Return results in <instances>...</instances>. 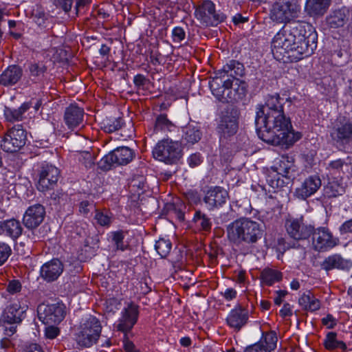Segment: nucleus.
I'll list each match as a JSON object with an SVG mask.
<instances>
[{
	"mask_svg": "<svg viewBox=\"0 0 352 352\" xmlns=\"http://www.w3.org/2000/svg\"><path fill=\"white\" fill-rule=\"evenodd\" d=\"M228 198V192L223 188L216 186L206 192L204 201L209 210H212L224 204Z\"/></svg>",
	"mask_w": 352,
	"mask_h": 352,
	"instance_id": "a211bd4d",
	"label": "nucleus"
},
{
	"mask_svg": "<svg viewBox=\"0 0 352 352\" xmlns=\"http://www.w3.org/2000/svg\"><path fill=\"white\" fill-rule=\"evenodd\" d=\"M311 234L313 245L317 250L332 248L339 242V240L334 238L329 230L325 228H319L315 230L313 229Z\"/></svg>",
	"mask_w": 352,
	"mask_h": 352,
	"instance_id": "2eb2a0df",
	"label": "nucleus"
},
{
	"mask_svg": "<svg viewBox=\"0 0 352 352\" xmlns=\"http://www.w3.org/2000/svg\"><path fill=\"white\" fill-rule=\"evenodd\" d=\"M30 72L31 77L34 78V80H38L41 76H43L46 71V67L41 63H34L30 65Z\"/></svg>",
	"mask_w": 352,
	"mask_h": 352,
	"instance_id": "a18cd8bd",
	"label": "nucleus"
},
{
	"mask_svg": "<svg viewBox=\"0 0 352 352\" xmlns=\"http://www.w3.org/2000/svg\"><path fill=\"white\" fill-rule=\"evenodd\" d=\"M173 126L172 122L168 120L167 117L164 115H161L157 117L155 122V130L158 131H170Z\"/></svg>",
	"mask_w": 352,
	"mask_h": 352,
	"instance_id": "c03bdc74",
	"label": "nucleus"
},
{
	"mask_svg": "<svg viewBox=\"0 0 352 352\" xmlns=\"http://www.w3.org/2000/svg\"><path fill=\"white\" fill-rule=\"evenodd\" d=\"M79 160L87 168H91L95 165V155L89 151H81L79 153Z\"/></svg>",
	"mask_w": 352,
	"mask_h": 352,
	"instance_id": "37998d69",
	"label": "nucleus"
},
{
	"mask_svg": "<svg viewBox=\"0 0 352 352\" xmlns=\"http://www.w3.org/2000/svg\"><path fill=\"white\" fill-rule=\"evenodd\" d=\"M123 124L122 118H107L102 122V128L105 132L113 133L120 129Z\"/></svg>",
	"mask_w": 352,
	"mask_h": 352,
	"instance_id": "a19ab883",
	"label": "nucleus"
},
{
	"mask_svg": "<svg viewBox=\"0 0 352 352\" xmlns=\"http://www.w3.org/2000/svg\"><path fill=\"white\" fill-rule=\"evenodd\" d=\"M322 182L317 175H311L306 178L300 185L296 188L295 195L301 199H306L315 194L320 188Z\"/></svg>",
	"mask_w": 352,
	"mask_h": 352,
	"instance_id": "f3484780",
	"label": "nucleus"
},
{
	"mask_svg": "<svg viewBox=\"0 0 352 352\" xmlns=\"http://www.w3.org/2000/svg\"><path fill=\"white\" fill-rule=\"evenodd\" d=\"M193 220L197 226L200 227L202 230H210L212 223L210 219L200 210L196 211Z\"/></svg>",
	"mask_w": 352,
	"mask_h": 352,
	"instance_id": "79ce46f5",
	"label": "nucleus"
},
{
	"mask_svg": "<svg viewBox=\"0 0 352 352\" xmlns=\"http://www.w3.org/2000/svg\"><path fill=\"white\" fill-rule=\"evenodd\" d=\"M22 232L23 228L19 221L15 219L0 221L1 234H5L15 240L21 235Z\"/></svg>",
	"mask_w": 352,
	"mask_h": 352,
	"instance_id": "393cba45",
	"label": "nucleus"
},
{
	"mask_svg": "<svg viewBox=\"0 0 352 352\" xmlns=\"http://www.w3.org/2000/svg\"><path fill=\"white\" fill-rule=\"evenodd\" d=\"M283 100L278 94L267 96L265 104L258 108L255 124L263 141L289 148L301 138V134L294 131L290 119L285 116Z\"/></svg>",
	"mask_w": 352,
	"mask_h": 352,
	"instance_id": "f257e3e1",
	"label": "nucleus"
},
{
	"mask_svg": "<svg viewBox=\"0 0 352 352\" xmlns=\"http://www.w3.org/2000/svg\"><path fill=\"white\" fill-rule=\"evenodd\" d=\"M331 136L338 143H349L352 140V124L349 121H339V124L333 128Z\"/></svg>",
	"mask_w": 352,
	"mask_h": 352,
	"instance_id": "412c9836",
	"label": "nucleus"
},
{
	"mask_svg": "<svg viewBox=\"0 0 352 352\" xmlns=\"http://www.w3.org/2000/svg\"><path fill=\"white\" fill-rule=\"evenodd\" d=\"M91 204L87 201H84L80 203L79 210L80 212L83 214H87L89 212V206H90Z\"/></svg>",
	"mask_w": 352,
	"mask_h": 352,
	"instance_id": "052dcab7",
	"label": "nucleus"
},
{
	"mask_svg": "<svg viewBox=\"0 0 352 352\" xmlns=\"http://www.w3.org/2000/svg\"><path fill=\"white\" fill-rule=\"evenodd\" d=\"M321 267L326 271L334 268L348 270L352 267V262L350 260L343 258L339 254H333L324 259L321 264Z\"/></svg>",
	"mask_w": 352,
	"mask_h": 352,
	"instance_id": "bb28decb",
	"label": "nucleus"
},
{
	"mask_svg": "<svg viewBox=\"0 0 352 352\" xmlns=\"http://www.w3.org/2000/svg\"><path fill=\"white\" fill-rule=\"evenodd\" d=\"M210 88L218 100L223 102H233L241 100L246 94V84L240 79L214 76L209 82Z\"/></svg>",
	"mask_w": 352,
	"mask_h": 352,
	"instance_id": "20e7f679",
	"label": "nucleus"
},
{
	"mask_svg": "<svg viewBox=\"0 0 352 352\" xmlns=\"http://www.w3.org/2000/svg\"><path fill=\"white\" fill-rule=\"evenodd\" d=\"M223 295L227 300H231L236 298V292L232 288H228L223 293Z\"/></svg>",
	"mask_w": 352,
	"mask_h": 352,
	"instance_id": "4d7b16f0",
	"label": "nucleus"
},
{
	"mask_svg": "<svg viewBox=\"0 0 352 352\" xmlns=\"http://www.w3.org/2000/svg\"><path fill=\"white\" fill-rule=\"evenodd\" d=\"M263 232V227L258 222L247 217L237 219L226 227L228 241L243 254L251 252L262 238Z\"/></svg>",
	"mask_w": 352,
	"mask_h": 352,
	"instance_id": "7ed1b4c3",
	"label": "nucleus"
},
{
	"mask_svg": "<svg viewBox=\"0 0 352 352\" xmlns=\"http://www.w3.org/2000/svg\"><path fill=\"white\" fill-rule=\"evenodd\" d=\"M336 333L330 332L327 333L326 338L324 341V345L327 349L332 350L336 348H342L345 350L346 346V344L342 341H338L336 339Z\"/></svg>",
	"mask_w": 352,
	"mask_h": 352,
	"instance_id": "4c0bfd02",
	"label": "nucleus"
},
{
	"mask_svg": "<svg viewBox=\"0 0 352 352\" xmlns=\"http://www.w3.org/2000/svg\"><path fill=\"white\" fill-rule=\"evenodd\" d=\"M239 111L232 104H228L221 111L218 124V132L220 138L227 139L234 135L238 129Z\"/></svg>",
	"mask_w": 352,
	"mask_h": 352,
	"instance_id": "0eeeda50",
	"label": "nucleus"
},
{
	"mask_svg": "<svg viewBox=\"0 0 352 352\" xmlns=\"http://www.w3.org/2000/svg\"><path fill=\"white\" fill-rule=\"evenodd\" d=\"M201 156L198 153L192 154L188 158V164L191 167L197 166L201 164Z\"/></svg>",
	"mask_w": 352,
	"mask_h": 352,
	"instance_id": "6e6d98bb",
	"label": "nucleus"
},
{
	"mask_svg": "<svg viewBox=\"0 0 352 352\" xmlns=\"http://www.w3.org/2000/svg\"><path fill=\"white\" fill-rule=\"evenodd\" d=\"M322 323L328 326V328H332L335 325L333 318L331 316H327L322 319Z\"/></svg>",
	"mask_w": 352,
	"mask_h": 352,
	"instance_id": "e2e57ef3",
	"label": "nucleus"
},
{
	"mask_svg": "<svg viewBox=\"0 0 352 352\" xmlns=\"http://www.w3.org/2000/svg\"><path fill=\"white\" fill-rule=\"evenodd\" d=\"M345 192V186L337 180L330 181L325 188L328 197H336L342 195Z\"/></svg>",
	"mask_w": 352,
	"mask_h": 352,
	"instance_id": "e433bc0d",
	"label": "nucleus"
},
{
	"mask_svg": "<svg viewBox=\"0 0 352 352\" xmlns=\"http://www.w3.org/2000/svg\"><path fill=\"white\" fill-rule=\"evenodd\" d=\"M22 76V69L16 65L9 66L0 75V85L11 86L16 84Z\"/></svg>",
	"mask_w": 352,
	"mask_h": 352,
	"instance_id": "c756f323",
	"label": "nucleus"
},
{
	"mask_svg": "<svg viewBox=\"0 0 352 352\" xmlns=\"http://www.w3.org/2000/svg\"><path fill=\"white\" fill-rule=\"evenodd\" d=\"M30 108L28 103H23L19 109H11L6 107L4 115L6 120L9 122L19 121L22 119L23 114Z\"/></svg>",
	"mask_w": 352,
	"mask_h": 352,
	"instance_id": "c9c22d12",
	"label": "nucleus"
},
{
	"mask_svg": "<svg viewBox=\"0 0 352 352\" xmlns=\"http://www.w3.org/2000/svg\"><path fill=\"white\" fill-rule=\"evenodd\" d=\"M59 329L53 325H50L45 328V335L47 338L54 339L59 334Z\"/></svg>",
	"mask_w": 352,
	"mask_h": 352,
	"instance_id": "864d4df0",
	"label": "nucleus"
},
{
	"mask_svg": "<svg viewBox=\"0 0 352 352\" xmlns=\"http://www.w3.org/2000/svg\"><path fill=\"white\" fill-rule=\"evenodd\" d=\"M11 253V248L7 243L0 242V266L5 263Z\"/></svg>",
	"mask_w": 352,
	"mask_h": 352,
	"instance_id": "de8ad7c7",
	"label": "nucleus"
},
{
	"mask_svg": "<svg viewBox=\"0 0 352 352\" xmlns=\"http://www.w3.org/2000/svg\"><path fill=\"white\" fill-rule=\"evenodd\" d=\"M124 346L127 352H133L134 349V344L129 341H126L124 344Z\"/></svg>",
	"mask_w": 352,
	"mask_h": 352,
	"instance_id": "69168bd1",
	"label": "nucleus"
},
{
	"mask_svg": "<svg viewBox=\"0 0 352 352\" xmlns=\"http://www.w3.org/2000/svg\"><path fill=\"white\" fill-rule=\"evenodd\" d=\"M23 352H43L40 345L37 344H30L27 346Z\"/></svg>",
	"mask_w": 352,
	"mask_h": 352,
	"instance_id": "13d9d810",
	"label": "nucleus"
},
{
	"mask_svg": "<svg viewBox=\"0 0 352 352\" xmlns=\"http://www.w3.org/2000/svg\"><path fill=\"white\" fill-rule=\"evenodd\" d=\"M45 215V210L41 204L31 206L23 215V224L28 229H34L43 222Z\"/></svg>",
	"mask_w": 352,
	"mask_h": 352,
	"instance_id": "dca6fc26",
	"label": "nucleus"
},
{
	"mask_svg": "<svg viewBox=\"0 0 352 352\" xmlns=\"http://www.w3.org/2000/svg\"><path fill=\"white\" fill-rule=\"evenodd\" d=\"M21 289V284L18 280H12L9 282L7 290L10 294H16Z\"/></svg>",
	"mask_w": 352,
	"mask_h": 352,
	"instance_id": "3c124183",
	"label": "nucleus"
},
{
	"mask_svg": "<svg viewBox=\"0 0 352 352\" xmlns=\"http://www.w3.org/2000/svg\"><path fill=\"white\" fill-rule=\"evenodd\" d=\"M244 74L243 65L236 60H230L225 65L221 70H219L215 76H221L223 80L225 77H230L232 79H239V76H242Z\"/></svg>",
	"mask_w": 352,
	"mask_h": 352,
	"instance_id": "a878e982",
	"label": "nucleus"
},
{
	"mask_svg": "<svg viewBox=\"0 0 352 352\" xmlns=\"http://www.w3.org/2000/svg\"><path fill=\"white\" fill-rule=\"evenodd\" d=\"M317 38L316 32L310 25L290 23L274 37L272 54L279 61L297 62L312 54L317 46Z\"/></svg>",
	"mask_w": 352,
	"mask_h": 352,
	"instance_id": "f03ea898",
	"label": "nucleus"
},
{
	"mask_svg": "<svg viewBox=\"0 0 352 352\" xmlns=\"http://www.w3.org/2000/svg\"><path fill=\"white\" fill-rule=\"evenodd\" d=\"M245 20L243 17H242L241 15L238 14L236 16H234L233 17V21L235 24H238L239 23H243L244 22Z\"/></svg>",
	"mask_w": 352,
	"mask_h": 352,
	"instance_id": "774afa93",
	"label": "nucleus"
},
{
	"mask_svg": "<svg viewBox=\"0 0 352 352\" xmlns=\"http://www.w3.org/2000/svg\"><path fill=\"white\" fill-rule=\"evenodd\" d=\"M350 168V164L344 160L337 159L331 161L327 169L329 173L331 175L340 176L342 173H344L345 171H348Z\"/></svg>",
	"mask_w": 352,
	"mask_h": 352,
	"instance_id": "72a5a7b5",
	"label": "nucleus"
},
{
	"mask_svg": "<svg viewBox=\"0 0 352 352\" xmlns=\"http://www.w3.org/2000/svg\"><path fill=\"white\" fill-rule=\"evenodd\" d=\"M153 157L166 164H173L182 156V147L178 141L164 139L159 142L153 151Z\"/></svg>",
	"mask_w": 352,
	"mask_h": 352,
	"instance_id": "39448f33",
	"label": "nucleus"
},
{
	"mask_svg": "<svg viewBox=\"0 0 352 352\" xmlns=\"http://www.w3.org/2000/svg\"><path fill=\"white\" fill-rule=\"evenodd\" d=\"M202 136V133L199 128L193 125H188L184 129L183 140L190 144H194L198 142Z\"/></svg>",
	"mask_w": 352,
	"mask_h": 352,
	"instance_id": "f704fd0d",
	"label": "nucleus"
},
{
	"mask_svg": "<svg viewBox=\"0 0 352 352\" xmlns=\"http://www.w3.org/2000/svg\"><path fill=\"white\" fill-rule=\"evenodd\" d=\"M341 234H346L352 232V219L346 221L343 223L339 228Z\"/></svg>",
	"mask_w": 352,
	"mask_h": 352,
	"instance_id": "5fc2aeb1",
	"label": "nucleus"
},
{
	"mask_svg": "<svg viewBox=\"0 0 352 352\" xmlns=\"http://www.w3.org/2000/svg\"><path fill=\"white\" fill-rule=\"evenodd\" d=\"M248 320V311L239 305L232 309L227 317L228 324L236 331H239Z\"/></svg>",
	"mask_w": 352,
	"mask_h": 352,
	"instance_id": "5701e85b",
	"label": "nucleus"
},
{
	"mask_svg": "<svg viewBox=\"0 0 352 352\" xmlns=\"http://www.w3.org/2000/svg\"><path fill=\"white\" fill-rule=\"evenodd\" d=\"M63 264L58 259H52L41 268V276L47 282L56 280L63 272Z\"/></svg>",
	"mask_w": 352,
	"mask_h": 352,
	"instance_id": "aec40b11",
	"label": "nucleus"
},
{
	"mask_svg": "<svg viewBox=\"0 0 352 352\" xmlns=\"http://www.w3.org/2000/svg\"><path fill=\"white\" fill-rule=\"evenodd\" d=\"M138 306L130 304L126 307L122 313V316L118 324V329L123 332L130 331L138 320Z\"/></svg>",
	"mask_w": 352,
	"mask_h": 352,
	"instance_id": "4be33fe9",
	"label": "nucleus"
},
{
	"mask_svg": "<svg viewBox=\"0 0 352 352\" xmlns=\"http://www.w3.org/2000/svg\"><path fill=\"white\" fill-rule=\"evenodd\" d=\"M53 3L61 8L65 12L70 10L72 5V0H52Z\"/></svg>",
	"mask_w": 352,
	"mask_h": 352,
	"instance_id": "603ef678",
	"label": "nucleus"
},
{
	"mask_svg": "<svg viewBox=\"0 0 352 352\" xmlns=\"http://www.w3.org/2000/svg\"><path fill=\"white\" fill-rule=\"evenodd\" d=\"M84 118L83 109L76 104H71L66 108L64 120L67 126L74 129L82 124Z\"/></svg>",
	"mask_w": 352,
	"mask_h": 352,
	"instance_id": "b1692460",
	"label": "nucleus"
},
{
	"mask_svg": "<svg viewBox=\"0 0 352 352\" xmlns=\"http://www.w3.org/2000/svg\"><path fill=\"white\" fill-rule=\"evenodd\" d=\"M133 157L134 153L129 147H118L103 157L99 162V166L102 170H109L115 165L127 164Z\"/></svg>",
	"mask_w": 352,
	"mask_h": 352,
	"instance_id": "1a4fd4ad",
	"label": "nucleus"
},
{
	"mask_svg": "<svg viewBox=\"0 0 352 352\" xmlns=\"http://www.w3.org/2000/svg\"><path fill=\"white\" fill-rule=\"evenodd\" d=\"M59 177L58 169L52 165H45L41 168L37 182V189L45 192L52 188Z\"/></svg>",
	"mask_w": 352,
	"mask_h": 352,
	"instance_id": "ddd939ff",
	"label": "nucleus"
},
{
	"mask_svg": "<svg viewBox=\"0 0 352 352\" xmlns=\"http://www.w3.org/2000/svg\"><path fill=\"white\" fill-rule=\"evenodd\" d=\"M99 52L102 56H107L110 52V47L104 44H102L100 48Z\"/></svg>",
	"mask_w": 352,
	"mask_h": 352,
	"instance_id": "0e129e2a",
	"label": "nucleus"
},
{
	"mask_svg": "<svg viewBox=\"0 0 352 352\" xmlns=\"http://www.w3.org/2000/svg\"><path fill=\"white\" fill-rule=\"evenodd\" d=\"M299 305L305 309L314 311L320 309V302L310 292L303 294L298 300Z\"/></svg>",
	"mask_w": 352,
	"mask_h": 352,
	"instance_id": "473e14b6",
	"label": "nucleus"
},
{
	"mask_svg": "<svg viewBox=\"0 0 352 352\" xmlns=\"http://www.w3.org/2000/svg\"><path fill=\"white\" fill-rule=\"evenodd\" d=\"M195 16L205 26H214L222 22L226 16L215 11L214 4L210 1H205L195 10Z\"/></svg>",
	"mask_w": 352,
	"mask_h": 352,
	"instance_id": "9d476101",
	"label": "nucleus"
},
{
	"mask_svg": "<svg viewBox=\"0 0 352 352\" xmlns=\"http://www.w3.org/2000/svg\"><path fill=\"white\" fill-rule=\"evenodd\" d=\"M294 162L287 155L276 158L272 168L280 175L289 179L292 175Z\"/></svg>",
	"mask_w": 352,
	"mask_h": 352,
	"instance_id": "cd10ccee",
	"label": "nucleus"
},
{
	"mask_svg": "<svg viewBox=\"0 0 352 352\" xmlns=\"http://www.w3.org/2000/svg\"><path fill=\"white\" fill-rule=\"evenodd\" d=\"M349 15L346 8L335 10L327 17V23L331 28L342 27L348 21Z\"/></svg>",
	"mask_w": 352,
	"mask_h": 352,
	"instance_id": "c85d7f7f",
	"label": "nucleus"
},
{
	"mask_svg": "<svg viewBox=\"0 0 352 352\" xmlns=\"http://www.w3.org/2000/svg\"><path fill=\"white\" fill-rule=\"evenodd\" d=\"M330 1L331 0H307L305 10L310 16H322L327 12Z\"/></svg>",
	"mask_w": 352,
	"mask_h": 352,
	"instance_id": "2f4dec72",
	"label": "nucleus"
},
{
	"mask_svg": "<svg viewBox=\"0 0 352 352\" xmlns=\"http://www.w3.org/2000/svg\"><path fill=\"white\" fill-rule=\"evenodd\" d=\"M172 37L175 43H180L186 37L185 31L180 27H175L172 31Z\"/></svg>",
	"mask_w": 352,
	"mask_h": 352,
	"instance_id": "09e8293b",
	"label": "nucleus"
},
{
	"mask_svg": "<svg viewBox=\"0 0 352 352\" xmlns=\"http://www.w3.org/2000/svg\"><path fill=\"white\" fill-rule=\"evenodd\" d=\"M99 320L90 316L82 325L81 329L76 336L77 343L85 347H89L96 342L101 332Z\"/></svg>",
	"mask_w": 352,
	"mask_h": 352,
	"instance_id": "6e6552de",
	"label": "nucleus"
},
{
	"mask_svg": "<svg viewBox=\"0 0 352 352\" xmlns=\"http://www.w3.org/2000/svg\"><path fill=\"white\" fill-rule=\"evenodd\" d=\"M94 219L102 226H108L111 222V216L107 212L96 210Z\"/></svg>",
	"mask_w": 352,
	"mask_h": 352,
	"instance_id": "49530a36",
	"label": "nucleus"
},
{
	"mask_svg": "<svg viewBox=\"0 0 352 352\" xmlns=\"http://www.w3.org/2000/svg\"><path fill=\"white\" fill-rule=\"evenodd\" d=\"M37 313L39 320L45 324L58 323L65 317L64 307L60 305H39Z\"/></svg>",
	"mask_w": 352,
	"mask_h": 352,
	"instance_id": "f8f14e48",
	"label": "nucleus"
},
{
	"mask_svg": "<svg viewBox=\"0 0 352 352\" xmlns=\"http://www.w3.org/2000/svg\"><path fill=\"white\" fill-rule=\"evenodd\" d=\"M282 276L280 272L274 270H264L261 273L263 282L268 285L273 284L276 281L280 280Z\"/></svg>",
	"mask_w": 352,
	"mask_h": 352,
	"instance_id": "58836bf2",
	"label": "nucleus"
},
{
	"mask_svg": "<svg viewBox=\"0 0 352 352\" xmlns=\"http://www.w3.org/2000/svg\"><path fill=\"white\" fill-rule=\"evenodd\" d=\"M280 314L282 317H286L292 314L291 306L289 303L284 304L283 308L280 310Z\"/></svg>",
	"mask_w": 352,
	"mask_h": 352,
	"instance_id": "bf43d9fd",
	"label": "nucleus"
},
{
	"mask_svg": "<svg viewBox=\"0 0 352 352\" xmlns=\"http://www.w3.org/2000/svg\"><path fill=\"white\" fill-rule=\"evenodd\" d=\"M26 134L21 125H16L10 129L6 134L1 148L8 153H14L19 151L25 144Z\"/></svg>",
	"mask_w": 352,
	"mask_h": 352,
	"instance_id": "9b49d317",
	"label": "nucleus"
},
{
	"mask_svg": "<svg viewBox=\"0 0 352 352\" xmlns=\"http://www.w3.org/2000/svg\"><path fill=\"white\" fill-rule=\"evenodd\" d=\"M146 80L145 77L143 75L138 74L134 77L133 82L137 86H142L144 84Z\"/></svg>",
	"mask_w": 352,
	"mask_h": 352,
	"instance_id": "680f3d73",
	"label": "nucleus"
},
{
	"mask_svg": "<svg viewBox=\"0 0 352 352\" xmlns=\"http://www.w3.org/2000/svg\"><path fill=\"white\" fill-rule=\"evenodd\" d=\"M300 6L295 0H278L270 10V19L276 23H287L297 17Z\"/></svg>",
	"mask_w": 352,
	"mask_h": 352,
	"instance_id": "423d86ee",
	"label": "nucleus"
},
{
	"mask_svg": "<svg viewBox=\"0 0 352 352\" xmlns=\"http://www.w3.org/2000/svg\"><path fill=\"white\" fill-rule=\"evenodd\" d=\"M25 309L19 303L15 302L9 305L4 312L5 320L10 323H19L25 317Z\"/></svg>",
	"mask_w": 352,
	"mask_h": 352,
	"instance_id": "7c9ffc66",
	"label": "nucleus"
},
{
	"mask_svg": "<svg viewBox=\"0 0 352 352\" xmlns=\"http://www.w3.org/2000/svg\"><path fill=\"white\" fill-rule=\"evenodd\" d=\"M172 243L168 239H160L156 241L155 248L162 258L166 257L170 252Z\"/></svg>",
	"mask_w": 352,
	"mask_h": 352,
	"instance_id": "ea45409f",
	"label": "nucleus"
},
{
	"mask_svg": "<svg viewBox=\"0 0 352 352\" xmlns=\"http://www.w3.org/2000/svg\"><path fill=\"white\" fill-rule=\"evenodd\" d=\"M180 344L183 346H188L190 345L191 344V340L190 339V338L188 337H184L182 338H181L180 340Z\"/></svg>",
	"mask_w": 352,
	"mask_h": 352,
	"instance_id": "338daca9",
	"label": "nucleus"
},
{
	"mask_svg": "<svg viewBox=\"0 0 352 352\" xmlns=\"http://www.w3.org/2000/svg\"><path fill=\"white\" fill-rule=\"evenodd\" d=\"M277 340L274 332L266 333L258 342L247 346L244 352H272L276 347Z\"/></svg>",
	"mask_w": 352,
	"mask_h": 352,
	"instance_id": "6ab92c4d",
	"label": "nucleus"
},
{
	"mask_svg": "<svg viewBox=\"0 0 352 352\" xmlns=\"http://www.w3.org/2000/svg\"><path fill=\"white\" fill-rule=\"evenodd\" d=\"M285 228L287 234L295 240L306 239L313 232V227L305 225L302 218L287 219Z\"/></svg>",
	"mask_w": 352,
	"mask_h": 352,
	"instance_id": "4468645a",
	"label": "nucleus"
},
{
	"mask_svg": "<svg viewBox=\"0 0 352 352\" xmlns=\"http://www.w3.org/2000/svg\"><path fill=\"white\" fill-rule=\"evenodd\" d=\"M123 239L124 236L121 232H116L113 234V241L117 250H124L126 248Z\"/></svg>",
	"mask_w": 352,
	"mask_h": 352,
	"instance_id": "8fccbe9b",
	"label": "nucleus"
}]
</instances>
